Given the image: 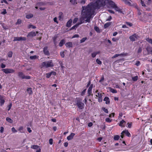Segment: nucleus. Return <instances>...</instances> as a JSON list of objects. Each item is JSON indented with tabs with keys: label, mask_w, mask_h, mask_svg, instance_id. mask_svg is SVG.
I'll return each instance as SVG.
<instances>
[{
	"label": "nucleus",
	"mask_w": 152,
	"mask_h": 152,
	"mask_svg": "<svg viewBox=\"0 0 152 152\" xmlns=\"http://www.w3.org/2000/svg\"><path fill=\"white\" fill-rule=\"evenodd\" d=\"M18 75L19 77L22 79H31L30 76L28 75H25L22 72H18Z\"/></svg>",
	"instance_id": "2"
},
{
	"label": "nucleus",
	"mask_w": 152,
	"mask_h": 152,
	"mask_svg": "<svg viewBox=\"0 0 152 152\" xmlns=\"http://www.w3.org/2000/svg\"><path fill=\"white\" fill-rule=\"evenodd\" d=\"M120 137L118 135H116L114 137V140H118L119 139Z\"/></svg>",
	"instance_id": "31"
},
{
	"label": "nucleus",
	"mask_w": 152,
	"mask_h": 152,
	"mask_svg": "<svg viewBox=\"0 0 152 152\" xmlns=\"http://www.w3.org/2000/svg\"><path fill=\"white\" fill-rule=\"evenodd\" d=\"M6 66L5 64H4L3 63L1 64V67L3 69H4L3 68H5L6 67Z\"/></svg>",
	"instance_id": "52"
},
{
	"label": "nucleus",
	"mask_w": 152,
	"mask_h": 152,
	"mask_svg": "<svg viewBox=\"0 0 152 152\" xmlns=\"http://www.w3.org/2000/svg\"><path fill=\"white\" fill-rule=\"evenodd\" d=\"M70 2L73 5L77 4V0H70Z\"/></svg>",
	"instance_id": "26"
},
{
	"label": "nucleus",
	"mask_w": 152,
	"mask_h": 152,
	"mask_svg": "<svg viewBox=\"0 0 152 152\" xmlns=\"http://www.w3.org/2000/svg\"><path fill=\"white\" fill-rule=\"evenodd\" d=\"M6 120L7 121L10 123H13V120L9 117H7L6 118Z\"/></svg>",
	"instance_id": "25"
},
{
	"label": "nucleus",
	"mask_w": 152,
	"mask_h": 152,
	"mask_svg": "<svg viewBox=\"0 0 152 152\" xmlns=\"http://www.w3.org/2000/svg\"><path fill=\"white\" fill-rule=\"evenodd\" d=\"M7 13L6 10L5 9H3V11L1 12V14L2 15H5Z\"/></svg>",
	"instance_id": "43"
},
{
	"label": "nucleus",
	"mask_w": 152,
	"mask_h": 152,
	"mask_svg": "<svg viewBox=\"0 0 152 152\" xmlns=\"http://www.w3.org/2000/svg\"><path fill=\"white\" fill-rule=\"evenodd\" d=\"M142 51V48L141 47H140L137 51V53H141Z\"/></svg>",
	"instance_id": "54"
},
{
	"label": "nucleus",
	"mask_w": 152,
	"mask_h": 152,
	"mask_svg": "<svg viewBox=\"0 0 152 152\" xmlns=\"http://www.w3.org/2000/svg\"><path fill=\"white\" fill-rule=\"evenodd\" d=\"M59 63L62 69L63 70L64 68V66H63V64L62 62L61 61H59Z\"/></svg>",
	"instance_id": "33"
},
{
	"label": "nucleus",
	"mask_w": 152,
	"mask_h": 152,
	"mask_svg": "<svg viewBox=\"0 0 152 152\" xmlns=\"http://www.w3.org/2000/svg\"><path fill=\"white\" fill-rule=\"evenodd\" d=\"M108 3L113 8L116 5L115 3L112 1H108Z\"/></svg>",
	"instance_id": "15"
},
{
	"label": "nucleus",
	"mask_w": 152,
	"mask_h": 152,
	"mask_svg": "<svg viewBox=\"0 0 152 152\" xmlns=\"http://www.w3.org/2000/svg\"><path fill=\"white\" fill-rule=\"evenodd\" d=\"M60 55L61 57L64 58V52H61L60 53Z\"/></svg>",
	"instance_id": "45"
},
{
	"label": "nucleus",
	"mask_w": 152,
	"mask_h": 152,
	"mask_svg": "<svg viewBox=\"0 0 152 152\" xmlns=\"http://www.w3.org/2000/svg\"><path fill=\"white\" fill-rule=\"evenodd\" d=\"M110 91L113 93H117V91L116 90L112 88H110Z\"/></svg>",
	"instance_id": "29"
},
{
	"label": "nucleus",
	"mask_w": 152,
	"mask_h": 152,
	"mask_svg": "<svg viewBox=\"0 0 152 152\" xmlns=\"http://www.w3.org/2000/svg\"><path fill=\"white\" fill-rule=\"evenodd\" d=\"M53 140L51 138L49 140V143L50 145L53 144Z\"/></svg>",
	"instance_id": "58"
},
{
	"label": "nucleus",
	"mask_w": 152,
	"mask_h": 152,
	"mask_svg": "<svg viewBox=\"0 0 152 152\" xmlns=\"http://www.w3.org/2000/svg\"><path fill=\"white\" fill-rule=\"evenodd\" d=\"M80 20L81 22V23H76L75 25L72 27V28L70 29V30H73L74 29L75 30L80 24L84 23V21H85L86 22V21L85 20L82 21V20H81V18H80Z\"/></svg>",
	"instance_id": "8"
},
{
	"label": "nucleus",
	"mask_w": 152,
	"mask_h": 152,
	"mask_svg": "<svg viewBox=\"0 0 152 152\" xmlns=\"http://www.w3.org/2000/svg\"><path fill=\"white\" fill-rule=\"evenodd\" d=\"M43 51L44 54L45 55L48 56L50 55V53L48 50V48L47 47H45L44 48Z\"/></svg>",
	"instance_id": "9"
},
{
	"label": "nucleus",
	"mask_w": 152,
	"mask_h": 152,
	"mask_svg": "<svg viewBox=\"0 0 152 152\" xmlns=\"http://www.w3.org/2000/svg\"><path fill=\"white\" fill-rule=\"evenodd\" d=\"M46 77L47 78H49L51 76V74H50V72L49 73H47L46 74Z\"/></svg>",
	"instance_id": "44"
},
{
	"label": "nucleus",
	"mask_w": 152,
	"mask_h": 152,
	"mask_svg": "<svg viewBox=\"0 0 152 152\" xmlns=\"http://www.w3.org/2000/svg\"><path fill=\"white\" fill-rule=\"evenodd\" d=\"M105 121L107 122L110 123L112 121V120L110 119L109 118H107L105 119Z\"/></svg>",
	"instance_id": "46"
},
{
	"label": "nucleus",
	"mask_w": 152,
	"mask_h": 152,
	"mask_svg": "<svg viewBox=\"0 0 152 152\" xmlns=\"http://www.w3.org/2000/svg\"><path fill=\"white\" fill-rule=\"evenodd\" d=\"M33 16V15L32 14H30L27 15L26 16V18L27 19H30L32 18Z\"/></svg>",
	"instance_id": "23"
},
{
	"label": "nucleus",
	"mask_w": 152,
	"mask_h": 152,
	"mask_svg": "<svg viewBox=\"0 0 152 152\" xmlns=\"http://www.w3.org/2000/svg\"><path fill=\"white\" fill-rule=\"evenodd\" d=\"M139 38V36L136 34H134L129 37L130 41L132 42L135 41L136 39H138Z\"/></svg>",
	"instance_id": "5"
},
{
	"label": "nucleus",
	"mask_w": 152,
	"mask_h": 152,
	"mask_svg": "<svg viewBox=\"0 0 152 152\" xmlns=\"http://www.w3.org/2000/svg\"><path fill=\"white\" fill-rule=\"evenodd\" d=\"M5 102L4 97L1 95H0V103L1 106L3 105Z\"/></svg>",
	"instance_id": "13"
},
{
	"label": "nucleus",
	"mask_w": 152,
	"mask_h": 152,
	"mask_svg": "<svg viewBox=\"0 0 152 152\" xmlns=\"http://www.w3.org/2000/svg\"><path fill=\"white\" fill-rule=\"evenodd\" d=\"M67 48H72L73 45L72 42H69L66 43L65 44Z\"/></svg>",
	"instance_id": "16"
},
{
	"label": "nucleus",
	"mask_w": 152,
	"mask_h": 152,
	"mask_svg": "<svg viewBox=\"0 0 152 152\" xmlns=\"http://www.w3.org/2000/svg\"><path fill=\"white\" fill-rule=\"evenodd\" d=\"M72 22V20L71 19H69L67 22L66 26L67 27H70L71 26V23Z\"/></svg>",
	"instance_id": "18"
},
{
	"label": "nucleus",
	"mask_w": 152,
	"mask_h": 152,
	"mask_svg": "<svg viewBox=\"0 0 152 152\" xmlns=\"http://www.w3.org/2000/svg\"><path fill=\"white\" fill-rule=\"evenodd\" d=\"M38 56H37L36 55H34L33 56H30V59L31 60L35 59L37 58V57Z\"/></svg>",
	"instance_id": "27"
},
{
	"label": "nucleus",
	"mask_w": 152,
	"mask_h": 152,
	"mask_svg": "<svg viewBox=\"0 0 152 152\" xmlns=\"http://www.w3.org/2000/svg\"><path fill=\"white\" fill-rule=\"evenodd\" d=\"M4 128L3 127H0V132L1 133H2L3 132H4Z\"/></svg>",
	"instance_id": "56"
},
{
	"label": "nucleus",
	"mask_w": 152,
	"mask_h": 152,
	"mask_svg": "<svg viewBox=\"0 0 152 152\" xmlns=\"http://www.w3.org/2000/svg\"><path fill=\"white\" fill-rule=\"evenodd\" d=\"M23 126H20V127L18 129L19 131H20V133H23Z\"/></svg>",
	"instance_id": "37"
},
{
	"label": "nucleus",
	"mask_w": 152,
	"mask_h": 152,
	"mask_svg": "<svg viewBox=\"0 0 152 152\" xmlns=\"http://www.w3.org/2000/svg\"><path fill=\"white\" fill-rule=\"evenodd\" d=\"M126 123L125 121L124 120H121L120 122L119 125L121 127H125V125L124 124Z\"/></svg>",
	"instance_id": "19"
},
{
	"label": "nucleus",
	"mask_w": 152,
	"mask_h": 152,
	"mask_svg": "<svg viewBox=\"0 0 152 152\" xmlns=\"http://www.w3.org/2000/svg\"><path fill=\"white\" fill-rule=\"evenodd\" d=\"M111 23V22H107L105 24L104 26V28H106L108 27Z\"/></svg>",
	"instance_id": "22"
},
{
	"label": "nucleus",
	"mask_w": 152,
	"mask_h": 152,
	"mask_svg": "<svg viewBox=\"0 0 152 152\" xmlns=\"http://www.w3.org/2000/svg\"><path fill=\"white\" fill-rule=\"evenodd\" d=\"M86 91V89H84L81 93V95L83 96L84 95Z\"/></svg>",
	"instance_id": "42"
},
{
	"label": "nucleus",
	"mask_w": 152,
	"mask_h": 152,
	"mask_svg": "<svg viewBox=\"0 0 152 152\" xmlns=\"http://www.w3.org/2000/svg\"><path fill=\"white\" fill-rule=\"evenodd\" d=\"M91 57L92 58H94L96 57V52H93V53H91Z\"/></svg>",
	"instance_id": "40"
},
{
	"label": "nucleus",
	"mask_w": 152,
	"mask_h": 152,
	"mask_svg": "<svg viewBox=\"0 0 152 152\" xmlns=\"http://www.w3.org/2000/svg\"><path fill=\"white\" fill-rule=\"evenodd\" d=\"M12 131L13 133H16L17 132V130H16L15 128L14 127H13L12 128Z\"/></svg>",
	"instance_id": "47"
},
{
	"label": "nucleus",
	"mask_w": 152,
	"mask_h": 152,
	"mask_svg": "<svg viewBox=\"0 0 152 152\" xmlns=\"http://www.w3.org/2000/svg\"><path fill=\"white\" fill-rule=\"evenodd\" d=\"M104 80V78L103 76L101 79L99 80V82L101 83L102 81Z\"/></svg>",
	"instance_id": "63"
},
{
	"label": "nucleus",
	"mask_w": 152,
	"mask_h": 152,
	"mask_svg": "<svg viewBox=\"0 0 152 152\" xmlns=\"http://www.w3.org/2000/svg\"><path fill=\"white\" fill-rule=\"evenodd\" d=\"M50 74L51 75H56V72L54 71H52L50 72Z\"/></svg>",
	"instance_id": "59"
},
{
	"label": "nucleus",
	"mask_w": 152,
	"mask_h": 152,
	"mask_svg": "<svg viewBox=\"0 0 152 152\" xmlns=\"http://www.w3.org/2000/svg\"><path fill=\"white\" fill-rule=\"evenodd\" d=\"M78 20V19L77 18H74L73 21V23H76L77 21Z\"/></svg>",
	"instance_id": "49"
},
{
	"label": "nucleus",
	"mask_w": 152,
	"mask_h": 152,
	"mask_svg": "<svg viewBox=\"0 0 152 152\" xmlns=\"http://www.w3.org/2000/svg\"><path fill=\"white\" fill-rule=\"evenodd\" d=\"M126 23L127 25L129 26L130 27L132 26L133 25V24L132 23H129V22H126Z\"/></svg>",
	"instance_id": "53"
},
{
	"label": "nucleus",
	"mask_w": 152,
	"mask_h": 152,
	"mask_svg": "<svg viewBox=\"0 0 152 152\" xmlns=\"http://www.w3.org/2000/svg\"><path fill=\"white\" fill-rule=\"evenodd\" d=\"M45 5V3L43 2H38L37 4V5L38 6H44Z\"/></svg>",
	"instance_id": "28"
},
{
	"label": "nucleus",
	"mask_w": 152,
	"mask_h": 152,
	"mask_svg": "<svg viewBox=\"0 0 152 152\" xmlns=\"http://www.w3.org/2000/svg\"><path fill=\"white\" fill-rule=\"evenodd\" d=\"M132 123H127V125H128V127L129 128H131L132 126Z\"/></svg>",
	"instance_id": "50"
},
{
	"label": "nucleus",
	"mask_w": 152,
	"mask_h": 152,
	"mask_svg": "<svg viewBox=\"0 0 152 152\" xmlns=\"http://www.w3.org/2000/svg\"><path fill=\"white\" fill-rule=\"evenodd\" d=\"M21 23V19H18L17 22H16V25H19Z\"/></svg>",
	"instance_id": "41"
},
{
	"label": "nucleus",
	"mask_w": 152,
	"mask_h": 152,
	"mask_svg": "<svg viewBox=\"0 0 152 152\" xmlns=\"http://www.w3.org/2000/svg\"><path fill=\"white\" fill-rule=\"evenodd\" d=\"M65 43V40L64 39H62L59 43V45L60 47H62Z\"/></svg>",
	"instance_id": "21"
},
{
	"label": "nucleus",
	"mask_w": 152,
	"mask_h": 152,
	"mask_svg": "<svg viewBox=\"0 0 152 152\" xmlns=\"http://www.w3.org/2000/svg\"><path fill=\"white\" fill-rule=\"evenodd\" d=\"M96 96L98 97V101L99 102H102V95L101 93L98 92L97 93V95H96Z\"/></svg>",
	"instance_id": "12"
},
{
	"label": "nucleus",
	"mask_w": 152,
	"mask_h": 152,
	"mask_svg": "<svg viewBox=\"0 0 152 152\" xmlns=\"http://www.w3.org/2000/svg\"><path fill=\"white\" fill-rule=\"evenodd\" d=\"M113 8H114L115 9V10H116V11H117L120 8H119L116 5L115 6V7H114Z\"/></svg>",
	"instance_id": "51"
},
{
	"label": "nucleus",
	"mask_w": 152,
	"mask_h": 152,
	"mask_svg": "<svg viewBox=\"0 0 152 152\" xmlns=\"http://www.w3.org/2000/svg\"><path fill=\"white\" fill-rule=\"evenodd\" d=\"M115 113H112L111 114H110L109 117H113L114 116Z\"/></svg>",
	"instance_id": "61"
},
{
	"label": "nucleus",
	"mask_w": 152,
	"mask_h": 152,
	"mask_svg": "<svg viewBox=\"0 0 152 152\" xmlns=\"http://www.w3.org/2000/svg\"><path fill=\"white\" fill-rule=\"evenodd\" d=\"M8 56L9 57H11L12 56V51L9 52L7 54Z\"/></svg>",
	"instance_id": "35"
},
{
	"label": "nucleus",
	"mask_w": 152,
	"mask_h": 152,
	"mask_svg": "<svg viewBox=\"0 0 152 152\" xmlns=\"http://www.w3.org/2000/svg\"><path fill=\"white\" fill-rule=\"evenodd\" d=\"M121 134H124L129 137H131V134L127 130H124L121 133Z\"/></svg>",
	"instance_id": "11"
},
{
	"label": "nucleus",
	"mask_w": 152,
	"mask_h": 152,
	"mask_svg": "<svg viewBox=\"0 0 152 152\" xmlns=\"http://www.w3.org/2000/svg\"><path fill=\"white\" fill-rule=\"evenodd\" d=\"M27 91L29 95H31L33 93V92L32 90V88H27Z\"/></svg>",
	"instance_id": "20"
},
{
	"label": "nucleus",
	"mask_w": 152,
	"mask_h": 152,
	"mask_svg": "<svg viewBox=\"0 0 152 152\" xmlns=\"http://www.w3.org/2000/svg\"><path fill=\"white\" fill-rule=\"evenodd\" d=\"M94 30L97 32L99 33L100 32V30L99 29V28L97 26H96L94 27Z\"/></svg>",
	"instance_id": "32"
},
{
	"label": "nucleus",
	"mask_w": 152,
	"mask_h": 152,
	"mask_svg": "<svg viewBox=\"0 0 152 152\" xmlns=\"http://www.w3.org/2000/svg\"><path fill=\"white\" fill-rule=\"evenodd\" d=\"M140 62L139 61H136V63L135 64V65L137 66H138L140 65Z\"/></svg>",
	"instance_id": "55"
},
{
	"label": "nucleus",
	"mask_w": 152,
	"mask_h": 152,
	"mask_svg": "<svg viewBox=\"0 0 152 152\" xmlns=\"http://www.w3.org/2000/svg\"><path fill=\"white\" fill-rule=\"evenodd\" d=\"M87 39V38L86 37L83 38H82L80 41V43H82L84 42Z\"/></svg>",
	"instance_id": "36"
},
{
	"label": "nucleus",
	"mask_w": 152,
	"mask_h": 152,
	"mask_svg": "<svg viewBox=\"0 0 152 152\" xmlns=\"http://www.w3.org/2000/svg\"><path fill=\"white\" fill-rule=\"evenodd\" d=\"M76 105L77 106L79 109L80 110H83V109L85 106L84 103H83L80 100H77Z\"/></svg>",
	"instance_id": "3"
},
{
	"label": "nucleus",
	"mask_w": 152,
	"mask_h": 152,
	"mask_svg": "<svg viewBox=\"0 0 152 152\" xmlns=\"http://www.w3.org/2000/svg\"><path fill=\"white\" fill-rule=\"evenodd\" d=\"M31 148L37 150L36 152H40L41 149L39 148V147L37 145H33L31 146Z\"/></svg>",
	"instance_id": "7"
},
{
	"label": "nucleus",
	"mask_w": 152,
	"mask_h": 152,
	"mask_svg": "<svg viewBox=\"0 0 152 152\" xmlns=\"http://www.w3.org/2000/svg\"><path fill=\"white\" fill-rule=\"evenodd\" d=\"M146 40L149 43L152 44V39L151 38H147L146 39Z\"/></svg>",
	"instance_id": "30"
},
{
	"label": "nucleus",
	"mask_w": 152,
	"mask_h": 152,
	"mask_svg": "<svg viewBox=\"0 0 152 152\" xmlns=\"http://www.w3.org/2000/svg\"><path fill=\"white\" fill-rule=\"evenodd\" d=\"M1 71L6 74L13 73L15 72L14 70L10 68L2 69Z\"/></svg>",
	"instance_id": "4"
},
{
	"label": "nucleus",
	"mask_w": 152,
	"mask_h": 152,
	"mask_svg": "<svg viewBox=\"0 0 152 152\" xmlns=\"http://www.w3.org/2000/svg\"><path fill=\"white\" fill-rule=\"evenodd\" d=\"M26 38L24 37H14L13 41L14 42H15L17 41H26Z\"/></svg>",
	"instance_id": "6"
},
{
	"label": "nucleus",
	"mask_w": 152,
	"mask_h": 152,
	"mask_svg": "<svg viewBox=\"0 0 152 152\" xmlns=\"http://www.w3.org/2000/svg\"><path fill=\"white\" fill-rule=\"evenodd\" d=\"M92 89L90 88H88V96H89L92 93Z\"/></svg>",
	"instance_id": "24"
},
{
	"label": "nucleus",
	"mask_w": 152,
	"mask_h": 152,
	"mask_svg": "<svg viewBox=\"0 0 152 152\" xmlns=\"http://www.w3.org/2000/svg\"><path fill=\"white\" fill-rule=\"evenodd\" d=\"M57 18L56 17H55L53 18V20L56 23H58V22L57 20Z\"/></svg>",
	"instance_id": "60"
},
{
	"label": "nucleus",
	"mask_w": 152,
	"mask_h": 152,
	"mask_svg": "<svg viewBox=\"0 0 152 152\" xmlns=\"http://www.w3.org/2000/svg\"><path fill=\"white\" fill-rule=\"evenodd\" d=\"M102 109L106 113H108V111L107 109L105 108V107H102Z\"/></svg>",
	"instance_id": "39"
},
{
	"label": "nucleus",
	"mask_w": 152,
	"mask_h": 152,
	"mask_svg": "<svg viewBox=\"0 0 152 152\" xmlns=\"http://www.w3.org/2000/svg\"><path fill=\"white\" fill-rule=\"evenodd\" d=\"M27 131L29 133H31L32 132V130L29 127H28Z\"/></svg>",
	"instance_id": "64"
},
{
	"label": "nucleus",
	"mask_w": 152,
	"mask_h": 152,
	"mask_svg": "<svg viewBox=\"0 0 152 152\" xmlns=\"http://www.w3.org/2000/svg\"><path fill=\"white\" fill-rule=\"evenodd\" d=\"M138 76H134L133 77H132V80L133 81H137L138 79Z\"/></svg>",
	"instance_id": "34"
},
{
	"label": "nucleus",
	"mask_w": 152,
	"mask_h": 152,
	"mask_svg": "<svg viewBox=\"0 0 152 152\" xmlns=\"http://www.w3.org/2000/svg\"><path fill=\"white\" fill-rule=\"evenodd\" d=\"M96 62L98 64L100 65H101L102 64V61L98 58L96 59Z\"/></svg>",
	"instance_id": "38"
},
{
	"label": "nucleus",
	"mask_w": 152,
	"mask_h": 152,
	"mask_svg": "<svg viewBox=\"0 0 152 152\" xmlns=\"http://www.w3.org/2000/svg\"><path fill=\"white\" fill-rule=\"evenodd\" d=\"M141 4H142V6L143 7H146V5L145 4L144 1L142 0H141L140 1Z\"/></svg>",
	"instance_id": "48"
},
{
	"label": "nucleus",
	"mask_w": 152,
	"mask_h": 152,
	"mask_svg": "<svg viewBox=\"0 0 152 152\" xmlns=\"http://www.w3.org/2000/svg\"><path fill=\"white\" fill-rule=\"evenodd\" d=\"M12 103H10V104L8 106V110L9 111V110L11 108V107H12Z\"/></svg>",
	"instance_id": "57"
},
{
	"label": "nucleus",
	"mask_w": 152,
	"mask_h": 152,
	"mask_svg": "<svg viewBox=\"0 0 152 152\" xmlns=\"http://www.w3.org/2000/svg\"><path fill=\"white\" fill-rule=\"evenodd\" d=\"M36 34L35 31H32L28 33L27 37H28L32 38L36 36Z\"/></svg>",
	"instance_id": "10"
},
{
	"label": "nucleus",
	"mask_w": 152,
	"mask_h": 152,
	"mask_svg": "<svg viewBox=\"0 0 152 152\" xmlns=\"http://www.w3.org/2000/svg\"><path fill=\"white\" fill-rule=\"evenodd\" d=\"M104 101L105 102L106 104H109L110 103L109 98L107 97H105L103 99Z\"/></svg>",
	"instance_id": "17"
},
{
	"label": "nucleus",
	"mask_w": 152,
	"mask_h": 152,
	"mask_svg": "<svg viewBox=\"0 0 152 152\" xmlns=\"http://www.w3.org/2000/svg\"><path fill=\"white\" fill-rule=\"evenodd\" d=\"M42 67H45L46 68L53 67L54 64L52 60L49 61H46L43 62L41 64Z\"/></svg>",
	"instance_id": "1"
},
{
	"label": "nucleus",
	"mask_w": 152,
	"mask_h": 152,
	"mask_svg": "<svg viewBox=\"0 0 152 152\" xmlns=\"http://www.w3.org/2000/svg\"><path fill=\"white\" fill-rule=\"evenodd\" d=\"M108 11L110 13H112V14H114L115 13V12L113 11V10H108Z\"/></svg>",
	"instance_id": "62"
},
{
	"label": "nucleus",
	"mask_w": 152,
	"mask_h": 152,
	"mask_svg": "<svg viewBox=\"0 0 152 152\" xmlns=\"http://www.w3.org/2000/svg\"><path fill=\"white\" fill-rule=\"evenodd\" d=\"M75 134L73 133H72L70 135L68 136L67 137V139L68 140H70L72 139L73 138V137L75 135Z\"/></svg>",
	"instance_id": "14"
}]
</instances>
